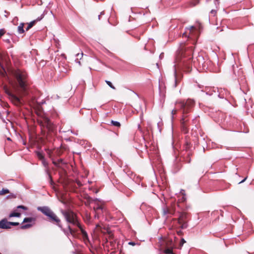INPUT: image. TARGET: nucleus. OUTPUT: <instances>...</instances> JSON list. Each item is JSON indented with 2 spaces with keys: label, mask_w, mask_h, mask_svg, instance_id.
Returning a JSON list of instances; mask_svg holds the SVG:
<instances>
[{
  "label": "nucleus",
  "mask_w": 254,
  "mask_h": 254,
  "mask_svg": "<svg viewBox=\"0 0 254 254\" xmlns=\"http://www.w3.org/2000/svg\"><path fill=\"white\" fill-rule=\"evenodd\" d=\"M83 53H82L81 54L78 53L76 55V58L75 60V62L76 63H78L80 65H81V63H80L79 60H80L82 59V58L83 57Z\"/></svg>",
  "instance_id": "14"
},
{
  "label": "nucleus",
  "mask_w": 254,
  "mask_h": 254,
  "mask_svg": "<svg viewBox=\"0 0 254 254\" xmlns=\"http://www.w3.org/2000/svg\"><path fill=\"white\" fill-rule=\"evenodd\" d=\"M105 14V12L104 11H102L101 13H100V14L98 16V19L100 20L101 19V15H104Z\"/></svg>",
  "instance_id": "32"
},
{
  "label": "nucleus",
  "mask_w": 254,
  "mask_h": 254,
  "mask_svg": "<svg viewBox=\"0 0 254 254\" xmlns=\"http://www.w3.org/2000/svg\"><path fill=\"white\" fill-rule=\"evenodd\" d=\"M178 223L187 222V214L186 213L180 214L178 220Z\"/></svg>",
  "instance_id": "11"
},
{
  "label": "nucleus",
  "mask_w": 254,
  "mask_h": 254,
  "mask_svg": "<svg viewBox=\"0 0 254 254\" xmlns=\"http://www.w3.org/2000/svg\"><path fill=\"white\" fill-rule=\"evenodd\" d=\"M247 178V177H246L244 180H243L242 181H241L239 184H241V183L244 182L246 180Z\"/></svg>",
  "instance_id": "37"
},
{
  "label": "nucleus",
  "mask_w": 254,
  "mask_h": 254,
  "mask_svg": "<svg viewBox=\"0 0 254 254\" xmlns=\"http://www.w3.org/2000/svg\"><path fill=\"white\" fill-rule=\"evenodd\" d=\"M0 254H1L0 253Z\"/></svg>",
  "instance_id": "43"
},
{
  "label": "nucleus",
  "mask_w": 254,
  "mask_h": 254,
  "mask_svg": "<svg viewBox=\"0 0 254 254\" xmlns=\"http://www.w3.org/2000/svg\"><path fill=\"white\" fill-rule=\"evenodd\" d=\"M163 214L164 215H166L167 214H172V212L167 207L164 206L163 207Z\"/></svg>",
  "instance_id": "17"
},
{
  "label": "nucleus",
  "mask_w": 254,
  "mask_h": 254,
  "mask_svg": "<svg viewBox=\"0 0 254 254\" xmlns=\"http://www.w3.org/2000/svg\"><path fill=\"white\" fill-rule=\"evenodd\" d=\"M17 208H21L24 210H27V208L26 207V206H24L23 205H18L17 206Z\"/></svg>",
  "instance_id": "29"
},
{
  "label": "nucleus",
  "mask_w": 254,
  "mask_h": 254,
  "mask_svg": "<svg viewBox=\"0 0 254 254\" xmlns=\"http://www.w3.org/2000/svg\"><path fill=\"white\" fill-rule=\"evenodd\" d=\"M106 82L108 84V85H109L111 88L113 89H116V88L114 86H113L111 82H110V81L106 80Z\"/></svg>",
  "instance_id": "24"
},
{
  "label": "nucleus",
  "mask_w": 254,
  "mask_h": 254,
  "mask_svg": "<svg viewBox=\"0 0 254 254\" xmlns=\"http://www.w3.org/2000/svg\"><path fill=\"white\" fill-rule=\"evenodd\" d=\"M8 193H9V190L7 189H2L0 191V195H3Z\"/></svg>",
  "instance_id": "22"
},
{
  "label": "nucleus",
  "mask_w": 254,
  "mask_h": 254,
  "mask_svg": "<svg viewBox=\"0 0 254 254\" xmlns=\"http://www.w3.org/2000/svg\"><path fill=\"white\" fill-rule=\"evenodd\" d=\"M61 183L63 184L64 187H65L68 185V183L67 181H65L64 180H63L62 179H61Z\"/></svg>",
  "instance_id": "27"
},
{
  "label": "nucleus",
  "mask_w": 254,
  "mask_h": 254,
  "mask_svg": "<svg viewBox=\"0 0 254 254\" xmlns=\"http://www.w3.org/2000/svg\"><path fill=\"white\" fill-rule=\"evenodd\" d=\"M111 124L112 125L115 126V127H121V124L120 122H118V121H114L113 120H112L111 121Z\"/></svg>",
  "instance_id": "19"
},
{
  "label": "nucleus",
  "mask_w": 254,
  "mask_h": 254,
  "mask_svg": "<svg viewBox=\"0 0 254 254\" xmlns=\"http://www.w3.org/2000/svg\"><path fill=\"white\" fill-rule=\"evenodd\" d=\"M5 32V31L4 29H0V37H1L2 36H3Z\"/></svg>",
  "instance_id": "28"
},
{
  "label": "nucleus",
  "mask_w": 254,
  "mask_h": 254,
  "mask_svg": "<svg viewBox=\"0 0 254 254\" xmlns=\"http://www.w3.org/2000/svg\"><path fill=\"white\" fill-rule=\"evenodd\" d=\"M40 125L47 129L49 132H54L56 130V126L47 117H43L41 120L39 121Z\"/></svg>",
  "instance_id": "6"
},
{
  "label": "nucleus",
  "mask_w": 254,
  "mask_h": 254,
  "mask_svg": "<svg viewBox=\"0 0 254 254\" xmlns=\"http://www.w3.org/2000/svg\"><path fill=\"white\" fill-rule=\"evenodd\" d=\"M181 242L182 245H183L185 243H186V241L184 240V239H182Z\"/></svg>",
  "instance_id": "35"
},
{
  "label": "nucleus",
  "mask_w": 254,
  "mask_h": 254,
  "mask_svg": "<svg viewBox=\"0 0 254 254\" xmlns=\"http://www.w3.org/2000/svg\"><path fill=\"white\" fill-rule=\"evenodd\" d=\"M39 159H44V158L43 157H40Z\"/></svg>",
  "instance_id": "41"
},
{
  "label": "nucleus",
  "mask_w": 254,
  "mask_h": 254,
  "mask_svg": "<svg viewBox=\"0 0 254 254\" xmlns=\"http://www.w3.org/2000/svg\"><path fill=\"white\" fill-rule=\"evenodd\" d=\"M3 40L4 42H6V43H10V40H9V39H7H7L4 38V39H3Z\"/></svg>",
  "instance_id": "33"
},
{
  "label": "nucleus",
  "mask_w": 254,
  "mask_h": 254,
  "mask_svg": "<svg viewBox=\"0 0 254 254\" xmlns=\"http://www.w3.org/2000/svg\"><path fill=\"white\" fill-rule=\"evenodd\" d=\"M195 29V28L193 26L187 28V29L190 31V34Z\"/></svg>",
  "instance_id": "26"
},
{
  "label": "nucleus",
  "mask_w": 254,
  "mask_h": 254,
  "mask_svg": "<svg viewBox=\"0 0 254 254\" xmlns=\"http://www.w3.org/2000/svg\"><path fill=\"white\" fill-rule=\"evenodd\" d=\"M187 32L186 31L185 33H184V35H185Z\"/></svg>",
  "instance_id": "42"
},
{
  "label": "nucleus",
  "mask_w": 254,
  "mask_h": 254,
  "mask_svg": "<svg viewBox=\"0 0 254 254\" xmlns=\"http://www.w3.org/2000/svg\"><path fill=\"white\" fill-rule=\"evenodd\" d=\"M64 160H53V163L56 166L59 167H62L63 164L66 163Z\"/></svg>",
  "instance_id": "13"
},
{
  "label": "nucleus",
  "mask_w": 254,
  "mask_h": 254,
  "mask_svg": "<svg viewBox=\"0 0 254 254\" xmlns=\"http://www.w3.org/2000/svg\"><path fill=\"white\" fill-rule=\"evenodd\" d=\"M43 160L44 161L43 163L45 164L46 160Z\"/></svg>",
  "instance_id": "39"
},
{
  "label": "nucleus",
  "mask_w": 254,
  "mask_h": 254,
  "mask_svg": "<svg viewBox=\"0 0 254 254\" xmlns=\"http://www.w3.org/2000/svg\"><path fill=\"white\" fill-rule=\"evenodd\" d=\"M62 213L64 216L66 221L71 223L74 225L77 226L80 230L83 238L84 239H87L88 235L86 232L83 230L81 225L78 221L75 214L71 211H62Z\"/></svg>",
  "instance_id": "4"
},
{
  "label": "nucleus",
  "mask_w": 254,
  "mask_h": 254,
  "mask_svg": "<svg viewBox=\"0 0 254 254\" xmlns=\"http://www.w3.org/2000/svg\"><path fill=\"white\" fill-rule=\"evenodd\" d=\"M165 253L167 254H171L172 253V251L171 249H167L165 251Z\"/></svg>",
  "instance_id": "31"
},
{
  "label": "nucleus",
  "mask_w": 254,
  "mask_h": 254,
  "mask_svg": "<svg viewBox=\"0 0 254 254\" xmlns=\"http://www.w3.org/2000/svg\"><path fill=\"white\" fill-rule=\"evenodd\" d=\"M19 225L18 222H9V226L11 227V226H18Z\"/></svg>",
  "instance_id": "25"
},
{
  "label": "nucleus",
  "mask_w": 254,
  "mask_h": 254,
  "mask_svg": "<svg viewBox=\"0 0 254 254\" xmlns=\"http://www.w3.org/2000/svg\"><path fill=\"white\" fill-rule=\"evenodd\" d=\"M159 126H160V123H158V127H159Z\"/></svg>",
  "instance_id": "40"
},
{
  "label": "nucleus",
  "mask_w": 254,
  "mask_h": 254,
  "mask_svg": "<svg viewBox=\"0 0 254 254\" xmlns=\"http://www.w3.org/2000/svg\"><path fill=\"white\" fill-rule=\"evenodd\" d=\"M20 213L15 212L11 213L9 215V217H20Z\"/></svg>",
  "instance_id": "20"
},
{
  "label": "nucleus",
  "mask_w": 254,
  "mask_h": 254,
  "mask_svg": "<svg viewBox=\"0 0 254 254\" xmlns=\"http://www.w3.org/2000/svg\"><path fill=\"white\" fill-rule=\"evenodd\" d=\"M128 244L130 245H131V246H134L135 245V243L133 242H129L128 243Z\"/></svg>",
  "instance_id": "34"
},
{
  "label": "nucleus",
  "mask_w": 254,
  "mask_h": 254,
  "mask_svg": "<svg viewBox=\"0 0 254 254\" xmlns=\"http://www.w3.org/2000/svg\"><path fill=\"white\" fill-rule=\"evenodd\" d=\"M0 228L3 229L10 228V227L9 226V222L6 219L4 218L0 221Z\"/></svg>",
  "instance_id": "9"
},
{
  "label": "nucleus",
  "mask_w": 254,
  "mask_h": 254,
  "mask_svg": "<svg viewBox=\"0 0 254 254\" xmlns=\"http://www.w3.org/2000/svg\"><path fill=\"white\" fill-rule=\"evenodd\" d=\"M63 231L67 236H68L69 234L72 235L73 236H74L75 233L76 232V230L72 229L69 226H68L67 230L63 229Z\"/></svg>",
  "instance_id": "12"
},
{
  "label": "nucleus",
  "mask_w": 254,
  "mask_h": 254,
  "mask_svg": "<svg viewBox=\"0 0 254 254\" xmlns=\"http://www.w3.org/2000/svg\"><path fill=\"white\" fill-rule=\"evenodd\" d=\"M15 80L12 85L14 92L17 94H24L28 89V76L25 71L16 69L13 71Z\"/></svg>",
  "instance_id": "2"
},
{
  "label": "nucleus",
  "mask_w": 254,
  "mask_h": 254,
  "mask_svg": "<svg viewBox=\"0 0 254 254\" xmlns=\"http://www.w3.org/2000/svg\"><path fill=\"white\" fill-rule=\"evenodd\" d=\"M163 56V53L161 54L160 55V58L162 57Z\"/></svg>",
  "instance_id": "38"
},
{
  "label": "nucleus",
  "mask_w": 254,
  "mask_h": 254,
  "mask_svg": "<svg viewBox=\"0 0 254 254\" xmlns=\"http://www.w3.org/2000/svg\"><path fill=\"white\" fill-rule=\"evenodd\" d=\"M38 210L41 211L45 215L47 216L49 221L55 223L59 227L62 228L61 220L55 213L48 206H39L37 208Z\"/></svg>",
  "instance_id": "5"
},
{
  "label": "nucleus",
  "mask_w": 254,
  "mask_h": 254,
  "mask_svg": "<svg viewBox=\"0 0 254 254\" xmlns=\"http://www.w3.org/2000/svg\"><path fill=\"white\" fill-rule=\"evenodd\" d=\"M177 112V109H173L172 111V112H171V115H172L171 116V118H172V120H173L174 116L176 114Z\"/></svg>",
  "instance_id": "23"
},
{
  "label": "nucleus",
  "mask_w": 254,
  "mask_h": 254,
  "mask_svg": "<svg viewBox=\"0 0 254 254\" xmlns=\"http://www.w3.org/2000/svg\"><path fill=\"white\" fill-rule=\"evenodd\" d=\"M180 194L182 195V197L180 199V200L182 202H184L186 200L187 198L186 196V193L185 192V190H180Z\"/></svg>",
  "instance_id": "15"
},
{
  "label": "nucleus",
  "mask_w": 254,
  "mask_h": 254,
  "mask_svg": "<svg viewBox=\"0 0 254 254\" xmlns=\"http://www.w3.org/2000/svg\"><path fill=\"white\" fill-rule=\"evenodd\" d=\"M216 13V11L215 10H212L211 11V13L212 14H215Z\"/></svg>",
  "instance_id": "36"
},
{
  "label": "nucleus",
  "mask_w": 254,
  "mask_h": 254,
  "mask_svg": "<svg viewBox=\"0 0 254 254\" xmlns=\"http://www.w3.org/2000/svg\"><path fill=\"white\" fill-rule=\"evenodd\" d=\"M190 143L188 141H187L186 143V149L187 150V149H189L190 147Z\"/></svg>",
  "instance_id": "30"
},
{
  "label": "nucleus",
  "mask_w": 254,
  "mask_h": 254,
  "mask_svg": "<svg viewBox=\"0 0 254 254\" xmlns=\"http://www.w3.org/2000/svg\"><path fill=\"white\" fill-rule=\"evenodd\" d=\"M36 23V21L35 20H34L31 22H30L27 27L26 28V31H28L31 28H32L34 25V24H35Z\"/></svg>",
  "instance_id": "18"
},
{
  "label": "nucleus",
  "mask_w": 254,
  "mask_h": 254,
  "mask_svg": "<svg viewBox=\"0 0 254 254\" xmlns=\"http://www.w3.org/2000/svg\"><path fill=\"white\" fill-rule=\"evenodd\" d=\"M24 23H21L17 27L18 32L19 34H22L24 32Z\"/></svg>",
  "instance_id": "16"
},
{
  "label": "nucleus",
  "mask_w": 254,
  "mask_h": 254,
  "mask_svg": "<svg viewBox=\"0 0 254 254\" xmlns=\"http://www.w3.org/2000/svg\"><path fill=\"white\" fill-rule=\"evenodd\" d=\"M176 105L177 108L182 112L183 117L181 120V124L183 128L185 130L187 129L186 123L188 121L187 120H186V118L188 116L187 114L191 111L192 108L194 107V101L190 99L186 101H178L176 102Z\"/></svg>",
  "instance_id": "3"
},
{
  "label": "nucleus",
  "mask_w": 254,
  "mask_h": 254,
  "mask_svg": "<svg viewBox=\"0 0 254 254\" xmlns=\"http://www.w3.org/2000/svg\"><path fill=\"white\" fill-rule=\"evenodd\" d=\"M5 92L8 96L9 99L14 105L19 107L22 105V102L21 99L15 94L8 89H7Z\"/></svg>",
  "instance_id": "7"
},
{
  "label": "nucleus",
  "mask_w": 254,
  "mask_h": 254,
  "mask_svg": "<svg viewBox=\"0 0 254 254\" xmlns=\"http://www.w3.org/2000/svg\"><path fill=\"white\" fill-rule=\"evenodd\" d=\"M181 225V228L182 229H186L188 227L187 222H183L182 223H179Z\"/></svg>",
  "instance_id": "21"
},
{
  "label": "nucleus",
  "mask_w": 254,
  "mask_h": 254,
  "mask_svg": "<svg viewBox=\"0 0 254 254\" xmlns=\"http://www.w3.org/2000/svg\"><path fill=\"white\" fill-rule=\"evenodd\" d=\"M95 203L96 202V200H94ZM94 210L95 212V218L99 217V213L100 211H102L103 209V207L101 205L99 204L98 203H95V206L93 207Z\"/></svg>",
  "instance_id": "10"
},
{
  "label": "nucleus",
  "mask_w": 254,
  "mask_h": 254,
  "mask_svg": "<svg viewBox=\"0 0 254 254\" xmlns=\"http://www.w3.org/2000/svg\"><path fill=\"white\" fill-rule=\"evenodd\" d=\"M193 51V49L191 46H188L183 43L180 45L177 53V64L174 65V87L177 86L180 81V78L177 73L176 66L182 68L187 72H190L191 70L192 61L195 67L197 66H205L204 59L202 55H198L196 58L193 59V60H191Z\"/></svg>",
  "instance_id": "1"
},
{
  "label": "nucleus",
  "mask_w": 254,
  "mask_h": 254,
  "mask_svg": "<svg viewBox=\"0 0 254 254\" xmlns=\"http://www.w3.org/2000/svg\"><path fill=\"white\" fill-rule=\"evenodd\" d=\"M36 219L33 217H26L24 219L23 223H28L26 224L22 225L20 228L21 229H26L31 227L35 223Z\"/></svg>",
  "instance_id": "8"
}]
</instances>
